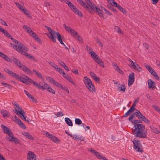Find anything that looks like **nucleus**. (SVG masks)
Returning a JSON list of instances; mask_svg holds the SVG:
<instances>
[{"label":"nucleus","mask_w":160,"mask_h":160,"mask_svg":"<svg viewBox=\"0 0 160 160\" xmlns=\"http://www.w3.org/2000/svg\"><path fill=\"white\" fill-rule=\"evenodd\" d=\"M29 35L32 37L37 41L39 42L40 39L38 38V37L37 36L36 34L33 32L32 31V32H31V34Z\"/></svg>","instance_id":"35"},{"label":"nucleus","mask_w":160,"mask_h":160,"mask_svg":"<svg viewBox=\"0 0 160 160\" xmlns=\"http://www.w3.org/2000/svg\"><path fill=\"white\" fill-rule=\"evenodd\" d=\"M133 128L132 132L135 136L141 138H145L147 137V132L144 125L135 123Z\"/></svg>","instance_id":"1"},{"label":"nucleus","mask_w":160,"mask_h":160,"mask_svg":"<svg viewBox=\"0 0 160 160\" xmlns=\"http://www.w3.org/2000/svg\"><path fill=\"white\" fill-rule=\"evenodd\" d=\"M75 122L76 124L79 125L82 123V121L80 119L77 118L75 119Z\"/></svg>","instance_id":"46"},{"label":"nucleus","mask_w":160,"mask_h":160,"mask_svg":"<svg viewBox=\"0 0 160 160\" xmlns=\"http://www.w3.org/2000/svg\"><path fill=\"white\" fill-rule=\"evenodd\" d=\"M24 92L29 99H31L32 101H34V98L32 97L27 91L24 90Z\"/></svg>","instance_id":"36"},{"label":"nucleus","mask_w":160,"mask_h":160,"mask_svg":"<svg viewBox=\"0 0 160 160\" xmlns=\"http://www.w3.org/2000/svg\"><path fill=\"white\" fill-rule=\"evenodd\" d=\"M125 88L124 85H122L119 84L118 86L117 87V90L118 91H121L123 92L125 91Z\"/></svg>","instance_id":"34"},{"label":"nucleus","mask_w":160,"mask_h":160,"mask_svg":"<svg viewBox=\"0 0 160 160\" xmlns=\"http://www.w3.org/2000/svg\"><path fill=\"white\" fill-rule=\"evenodd\" d=\"M63 26L66 31L69 33L74 38H76L77 35L78 34L76 31L70 27L67 26L65 24H63Z\"/></svg>","instance_id":"8"},{"label":"nucleus","mask_w":160,"mask_h":160,"mask_svg":"<svg viewBox=\"0 0 160 160\" xmlns=\"http://www.w3.org/2000/svg\"><path fill=\"white\" fill-rule=\"evenodd\" d=\"M142 120L147 123H149L150 122L144 116H143L141 118Z\"/></svg>","instance_id":"53"},{"label":"nucleus","mask_w":160,"mask_h":160,"mask_svg":"<svg viewBox=\"0 0 160 160\" xmlns=\"http://www.w3.org/2000/svg\"><path fill=\"white\" fill-rule=\"evenodd\" d=\"M88 150L90 152L95 155L98 159H101L103 158H104V156L101 155L96 150L93 149L92 148H88Z\"/></svg>","instance_id":"13"},{"label":"nucleus","mask_w":160,"mask_h":160,"mask_svg":"<svg viewBox=\"0 0 160 160\" xmlns=\"http://www.w3.org/2000/svg\"><path fill=\"white\" fill-rule=\"evenodd\" d=\"M111 5L117 8H118V6H119V5L116 2H115L114 0L112 2V4Z\"/></svg>","instance_id":"60"},{"label":"nucleus","mask_w":160,"mask_h":160,"mask_svg":"<svg viewBox=\"0 0 160 160\" xmlns=\"http://www.w3.org/2000/svg\"><path fill=\"white\" fill-rule=\"evenodd\" d=\"M134 74L133 72L131 73L128 77V85L130 87L134 82Z\"/></svg>","instance_id":"15"},{"label":"nucleus","mask_w":160,"mask_h":160,"mask_svg":"<svg viewBox=\"0 0 160 160\" xmlns=\"http://www.w3.org/2000/svg\"><path fill=\"white\" fill-rule=\"evenodd\" d=\"M115 29L116 30L117 32L118 33L121 34H123V32L122 31V30L118 26H116L115 27Z\"/></svg>","instance_id":"42"},{"label":"nucleus","mask_w":160,"mask_h":160,"mask_svg":"<svg viewBox=\"0 0 160 160\" xmlns=\"http://www.w3.org/2000/svg\"><path fill=\"white\" fill-rule=\"evenodd\" d=\"M75 38L77 39L80 42H82V38L81 37H80V36L78 34L77 35L76 38Z\"/></svg>","instance_id":"59"},{"label":"nucleus","mask_w":160,"mask_h":160,"mask_svg":"<svg viewBox=\"0 0 160 160\" xmlns=\"http://www.w3.org/2000/svg\"><path fill=\"white\" fill-rule=\"evenodd\" d=\"M19 80L27 84L29 82H31L32 81V80L30 78L24 75L23 76L20 77Z\"/></svg>","instance_id":"12"},{"label":"nucleus","mask_w":160,"mask_h":160,"mask_svg":"<svg viewBox=\"0 0 160 160\" xmlns=\"http://www.w3.org/2000/svg\"><path fill=\"white\" fill-rule=\"evenodd\" d=\"M44 132V135H46L47 137H48L49 139H50L52 142L55 143H60V141L58 138L48 132Z\"/></svg>","instance_id":"9"},{"label":"nucleus","mask_w":160,"mask_h":160,"mask_svg":"<svg viewBox=\"0 0 160 160\" xmlns=\"http://www.w3.org/2000/svg\"><path fill=\"white\" fill-rule=\"evenodd\" d=\"M1 127L3 129L4 132L5 133L7 134L8 135L9 134V133L12 132L10 129L7 127L4 126V125L2 124Z\"/></svg>","instance_id":"23"},{"label":"nucleus","mask_w":160,"mask_h":160,"mask_svg":"<svg viewBox=\"0 0 160 160\" xmlns=\"http://www.w3.org/2000/svg\"><path fill=\"white\" fill-rule=\"evenodd\" d=\"M14 106L15 108H16V109H15V111L14 112L17 115H18L19 114V112L20 111H21V113H24V112L22 110V108L19 106V104L18 103L16 104V105L15 104V105Z\"/></svg>","instance_id":"18"},{"label":"nucleus","mask_w":160,"mask_h":160,"mask_svg":"<svg viewBox=\"0 0 160 160\" xmlns=\"http://www.w3.org/2000/svg\"><path fill=\"white\" fill-rule=\"evenodd\" d=\"M152 107L156 111L160 112V109L158 106L153 105Z\"/></svg>","instance_id":"61"},{"label":"nucleus","mask_w":160,"mask_h":160,"mask_svg":"<svg viewBox=\"0 0 160 160\" xmlns=\"http://www.w3.org/2000/svg\"><path fill=\"white\" fill-rule=\"evenodd\" d=\"M86 49L87 51L89 53V52H91V51H93L91 48L89 46L86 45Z\"/></svg>","instance_id":"58"},{"label":"nucleus","mask_w":160,"mask_h":160,"mask_svg":"<svg viewBox=\"0 0 160 160\" xmlns=\"http://www.w3.org/2000/svg\"><path fill=\"white\" fill-rule=\"evenodd\" d=\"M48 62L49 63V64L51 65V66L52 68H53L55 70L58 67L56 64L54 62Z\"/></svg>","instance_id":"47"},{"label":"nucleus","mask_w":160,"mask_h":160,"mask_svg":"<svg viewBox=\"0 0 160 160\" xmlns=\"http://www.w3.org/2000/svg\"><path fill=\"white\" fill-rule=\"evenodd\" d=\"M90 75L96 81H99L100 80V78L98 77L93 72H90Z\"/></svg>","instance_id":"26"},{"label":"nucleus","mask_w":160,"mask_h":160,"mask_svg":"<svg viewBox=\"0 0 160 160\" xmlns=\"http://www.w3.org/2000/svg\"><path fill=\"white\" fill-rule=\"evenodd\" d=\"M134 144L133 148L137 152H142L143 151L141 148L142 144L137 139L134 138L132 141Z\"/></svg>","instance_id":"5"},{"label":"nucleus","mask_w":160,"mask_h":160,"mask_svg":"<svg viewBox=\"0 0 160 160\" xmlns=\"http://www.w3.org/2000/svg\"><path fill=\"white\" fill-rule=\"evenodd\" d=\"M77 1L81 5L86 8L89 11L88 7L86 5V3L84 1L82 0H77Z\"/></svg>","instance_id":"24"},{"label":"nucleus","mask_w":160,"mask_h":160,"mask_svg":"<svg viewBox=\"0 0 160 160\" xmlns=\"http://www.w3.org/2000/svg\"><path fill=\"white\" fill-rule=\"evenodd\" d=\"M22 11L23 12L24 14L27 17L29 18H31L30 13L28 10L25 9H24Z\"/></svg>","instance_id":"43"},{"label":"nucleus","mask_w":160,"mask_h":160,"mask_svg":"<svg viewBox=\"0 0 160 160\" xmlns=\"http://www.w3.org/2000/svg\"><path fill=\"white\" fill-rule=\"evenodd\" d=\"M89 54L94 60L98 57L97 55L93 51L90 52Z\"/></svg>","instance_id":"39"},{"label":"nucleus","mask_w":160,"mask_h":160,"mask_svg":"<svg viewBox=\"0 0 160 160\" xmlns=\"http://www.w3.org/2000/svg\"><path fill=\"white\" fill-rule=\"evenodd\" d=\"M19 126L21 128L23 129H25L26 128V127L25 125L21 121V120H20L19 122L18 123H17Z\"/></svg>","instance_id":"38"},{"label":"nucleus","mask_w":160,"mask_h":160,"mask_svg":"<svg viewBox=\"0 0 160 160\" xmlns=\"http://www.w3.org/2000/svg\"><path fill=\"white\" fill-rule=\"evenodd\" d=\"M19 68L27 74H30L32 73L31 70L24 65L22 64L21 67Z\"/></svg>","instance_id":"20"},{"label":"nucleus","mask_w":160,"mask_h":160,"mask_svg":"<svg viewBox=\"0 0 160 160\" xmlns=\"http://www.w3.org/2000/svg\"><path fill=\"white\" fill-rule=\"evenodd\" d=\"M148 87L150 89H153L156 88L155 83L151 79H150L148 80Z\"/></svg>","instance_id":"19"},{"label":"nucleus","mask_w":160,"mask_h":160,"mask_svg":"<svg viewBox=\"0 0 160 160\" xmlns=\"http://www.w3.org/2000/svg\"><path fill=\"white\" fill-rule=\"evenodd\" d=\"M150 128H151V131L152 132L157 134L159 133L160 131L157 128L154 127L152 126H150Z\"/></svg>","instance_id":"33"},{"label":"nucleus","mask_w":160,"mask_h":160,"mask_svg":"<svg viewBox=\"0 0 160 160\" xmlns=\"http://www.w3.org/2000/svg\"><path fill=\"white\" fill-rule=\"evenodd\" d=\"M85 1L87 4L92 8V9L93 8V6H95L94 4H92V2L90 0H85Z\"/></svg>","instance_id":"40"},{"label":"nucleus","mask_w":160,"mask_h":160,"mask_svg":"<svg viewBox=\"0 0 160 160\" xmlns=\"http://www.w3.org/2000/svg\"><path fill=\"white\" fill-rule=\"evenodd\" d=\"M2 32L4 33V35L7 37L10 38L11 37V36L10 33H8L7 31L4 30V31H3Z\"/></svg>","instance_id":"51"},{"label":"nucleus","mask_w":160,"mask_h":160,"mask_svg":"<svg viewBox=\"0 0 160 160\" xmlns=\"http://www.w3.org/2000/svg\"><path fill=\"white\" fill-rule=\"evenodd\" d=\"M45 27L49 32V33L48 34V37L50 38L53 42H56V38L57 37L58 40L59 42L61 44L65 46V44L63 43L62 41V39L61 38V35L58 32L52 30L51 28L49 27L45 26Z\"/></svg>","instance_id":"2"},{"label":"nucleus","mask_w":160,"mask_h":160,"mask_svg":"<svg viewBox=\"0 0 160 160\" xmlns=\"http://www.w3.org/2000/svg\"><path fill=\"white\" fill-rule=\"evenodd\" d=\"M119 10L123 13H126V11L120 5L118 8Z\"/></svg>","instance_id":"56"},{"label":"nucleus","mask_w":160,"mask_h":160,"mask_svg":"<svg viewBox=\"0 0 160 160\" xmlns=\"http://www.w3.org/2000/svg\"><path fill=\"white\" fill-rule=\"evenodd\" d=\"M22 28L29 34H30L31 32H32V31L31 28L27 26L23 25Z\"/></svg>","instance_id":"32"},{"label":"nucleus","mask_w":160,"mask_h":160,"mask_svg":"<svg viewBox=\"0 0 160 160\" xmlns=\"http://www.w3.org/2000/svg\"><path fill=\"white\" fill-rule=\"evenodd\" d=\"M15 3L17 7L21 11H22V10L24 9L23 8V6L20 4L19 3L16 2Z\"/></svg>","instance_id":"49"},{"label":"nucleus","mask_w":160,"mask_h":160,"mask_svg":"<svg viewBox=\"0 0 160 160\" xmlns=\"http://www.w3.org/2000/svg\"><path fill=\"white\" fill-rule=\"evenodd\" d=\"M13 61L19 67H21V65H22V63L18 60L15 58H14L13 59Z\"/></svg>","instance_id":"37"},{"label":"nucleus","mask_w":160,"mask_h":160,"mask_svg":"<svg viewBox=\"0 0 160 160\" xmlns=\"http://www.w3.org/2000/svg\"><path fill=\"white\" fill-rule=\"evenodd\" d=\"M56 116L57 117H61L63 116L64 114L62 112H58L57 114H55Z\"/></svg>","instance_id":"57"},{"label":"nucleus","mask_w":160,"mask_h":160,"mask_svg":"<svg viewBox=\"0 0 160 160\" xmlns=\"http://www.w3.org/2000/svg\"><path fill=\"white\" fill-rule=\"evenodd\" d=\"M1 113L4 118H9L10 116V114L6 110H1Z\"/></svg>","instance_id":"22"},{"label":"nucleus","mask_w":160,"mask_h":160,"mask_svg":"<svg viewBox=\"0 0 160 160\" xmlns=\"http://www.w3.org/2000/svg\"><path fill=\"white\" fill-rule=\"evenodd\" d=\"M19 114H20V117L22 119H23L25 121H27L28 122H29L30 121V119L28 118L27 119H26V117L24 115L25 114V113H21V111H20L19 112Z\"/></svg>","instance_id":"31"},{"label":"nucleus","mask_w":160,"mask_h":160,"mask_svg":"<svg viewBox=\"0 0 160 160\" xmlns=\"http://www.w3.org/2000/svg\"><path fill=\"white\" fill-rule=\"evenodd\" d=\"M36 156L32 152L29 151L27 154V160H36Z\"/></svg>","instance_id":"16"},{"label":"nucleus","mask_w":160,"mask_h":160,"mask_svg":"<svg viewBox=\"0 0 160 160\" xmlns=\"http://www.w3.org/2000/svg\"><path fill=\"white\" fill-rule=\"evenodd\" d=\"M31 83L34 86L38 88L39 89H41L42 90L43 89V86L41 85L38 82H35L32 80V81L31 82Z\"/></svg>","instance_id":"25"},{"label":"nucleus","mask_w":160,"mask_h":160,"mask_svg":"<svg viewBox=\"0 0 160 160\" xmlns=\"http://www.w3.org/2000/svg\"><path fill=\"white\" fill-rule=\"evenodd\" d=\"M16 50L22 54H25L26 53V52L28 51V49L23 44H20L18 45Z\"/></svg>","instance_id":"11"},{"label":"nucleus","mask_w":160,"mask_h":160,"mask_svg":"<svg viewBox=\"0 0 160 160\" xmlns=\"http://www.w3.org/2000/svg\"><path fill=\"white\" fill-rule=\"evenodd\" d=\"M2 84L4 85L5 86L8 87L9 88H12V86L9 84H8L6 83L2 82Z\"/></svg>","instance_id":"63"},{"label":"nucleus","mask_w":160,"mask_h":160,"mask_svg":"<svg viewBox=\"0 0 160 160\" xmlns=\"http://www.w3.org/2000/svg\"><path fill=\"white\" fill-rule=\"evenodd\" d=\"M83 82L86 87L89 91L92 93L95 92L96 89L94 85L92 84L91 80L87 77H84Z\"/></svg>","instance_id":"3"},{"label":"nucleus","mask_w":160,"mask_h":160,"mask_svg":"<svg viewBox=\"0 0 160 160\" xmlns=\"http://www.w3.org/2000/svg\"><path fill=\"white\" fill-rule=\"evenodd\" d=\"M12 120L16 123H18L19 121L20 120L16 115H14L12 117Z\"/></svg>","instance_id":"45"},{"label":"nucleus","mask_w":160,"mask_h":160,"mask_svg":"<svg viewBox=\"0 0 160 160\" xmlns=\"http://www.w3.org/2000/svg\"><path fill=\"white\" fill-rule=\"evenodd\" d=\"M62 76L65 78L66 80L69 82H71L73 85L75 84L74 82L71 79V78L69 77L68 74L65 73L64 72L62 74Z\"/></svg>","instance_id":"21"},{"label":"nucleus","mask_w":160,"mask_h":160,"mask_svg":"<svg viewBox=\"0 0 160 160\" xmlns=\"http://www.w3.org/2000/svg\"><path fill=\"white\" fill-rule=\"evenodd\" d=\"M112 66L114 69L117 71L119 68L117 65V64L116 63H112Z\"/></svg>","instance_id":"55"},{"label":"nucleus","mask_w":160,"mask_h":160,"mask_svg":"<svg viewBox=\"0 0 160 160\" xmlns=\"http://www.w3.org/2000/svg\"><path fill=\"white\" fill-rule=\"evenodd\" d=\"M65 121L66 123L70 126H72L73 124L72 120L68 118H65Z\"/></svg>","instance_id":"29"},{"label":"nucleus","mask_w":160,"mask_h":160,"mask_svg":"<svg viewBox=\"0 0 160 160\" xmlns=\"http://www.w3.org/2000/svg\"><path fill=\"white\" fill-rule=\"evenodd\" d=\"M52 83L53 84L54 86L58 88H60L61 87H62V85L61 84L58 83L57 81H56L55 80H54L53 81Z\"/></svg>","instance_id":"41"},{"label":"nucleus","mask_w":160,"mask_h":160,"mask_svg":"<svg viewBox=\"0 0 160 160\" xmlns=\"http://www.w3.org/2000/svg\"><path fill=\"white\" fill-rule=\"evenodd\" d=\"M22 135L24 136L26 138L32 140L34 139L33 137L28 132H25L22 133Z\"/></svg>","instance_id":"28"},{"label":"nucleus","mask_w":160,"mask_h":160,"mask_svg":"<svg viewBox=\"0 0 160 160\" xmlns=\"http://www.w3.org/2000/svg\"><path fill=\"white\" fill-rule=\"evenodd\" d=\"M43 90L45 89L47 91L51 93L52 94H55V91L48 84L46 83H44V86L43 87Z\"/></svg>","instance_id":"14"},{"label":"nucleus","mask_w":160,"mask_h":160,"mask_svg":"<svg viewBox=\"0 0 160 160\" xmlns=\"http://www.w3.org/2000/svg\"><path fill=\"white\" fill-rule=\"evenodd\" d=\"M8 135V136L6 137L7 140L14 142L16 144L19 143V141L18 138L13 137V134L12 132L9 133Z\"/></svg>","instance_id":"10"},{"label":"nucleus","mask_w":160,"mask_h":160,"mask_svg":"<svg viewBox=\"0 0 160 160\" xmlns=\"http://www.w3.org/2000/svg\"><path fill=\"white\" fill-rule=\"evenodd\" d=\"M74 137L76 140H80L81 141H83L85 139L84 137L81 135H75Z\"/></svg>","instance_id":"30"},{"label":"nucleus","mask_w":160,"mask_h":160,"mask_svg":"<svg viewBox=\"0 0 160 160\" xmlns=\"http://www.w3.org/2000/svg\"><path fill=\"white\" fill-rule=\"evenodd\" d=\"M33 71L35 73L38 78L41 79L42 78V77L40 73L34 69H33Z\"/></svg>","instance_id":"48"},{"label":"nucleus","mask_w":160,"mask_h":160,"mask_svg":"<svg viewBox=\"0 0 160 160\" xmlns=\"http://www.w3.org/2000/svg\"><path fill=\"white\" fill-rule=\"evenodd\" d=\"M95 62L98 63L102 67L104 66V64L102 60L98 57L94 60Z\"/></svg>","instance_id":"27"},{"label":"nucleus","mask_w":160,"mask_h":160,"mask_svg":"<svg viewBox=\"0 0 160 160\" xmlns=\"http://www.w3.org/2000/svg\"><path fill=\"white\" fill-rule=\"evenodd\" d=\"M65 133L68 136H70L71 137H72V139L74 138V137L71 134L69 131L65 130Z\"/></svg>","instance_id":"64"},{"label":"nucleus","mask_w":160,"mask_h":160,"mask_svg":"<svg viewBox=\"0 0 160 160\" xmlns=\"http://www.w3.org/2000/svg\"><path fill=\"white\" fill-rule=\"evenodd\" d=\"M60 88L63 90H64L65 91L67 92L68 93H69V90L67 87H63V86L62 85V87H61Z\"/></svg>","instance_id":"62"},{"label":"nucleus","mask_w":160,"mask_h":160,"mask_svg":"<svg viewBox=\"0 0 160 160\" xmlns=\"http://www.w3.org/2000/svg\"><path fill=\"white\" fill-rule=\"evenodd\" d=\"M92 9L96 12L100 17L104 18V14L101 9L98 8L95 5L94 6H93Z\"/></svg>","instance_id":"17"},{"label":"nucleus","mask_w":160,"mask_h":160,"mask_svg":"<svg viewBox=\"0 0 160 160\" xmlns=\"http://www.w3.org/2000/svg\"><path fill=\"white\" fill-rule=\"evenodd\" d=\"M145 67L146 68L154 78L157 80H159V77L157 73L151 66L149 65H145Z\"/></svg>","instance_id":"7"},{"label":"nucleus","mask_w":160,"mask_h":160,"mask_svg":"<svg viewBox=\"0 0 160 160\" xmlns=\"http://www.w3.org/2000/svg\"><path fill=\"white\" fill-rule=\"evenodd\" d=\"M2 58L6 61L10 62H12V61L11 60V59L5 54H4V57H3Z\"/></svg>","instance_id":"50"},{"label":"nucleus","mask_w":160,"mask_h":160,"mask_svg":"<svg viewBox=\"0 0 160 160\" xmlns=\"http://www.w3.org/2000/svg\"><path fill=\"white\" fill-rule=\"evenodd\" d=\"M135 115L139 119H141L143 116L142 113L139 111L137 110L135 113Z\"/></svg>","instance_id":"44"},{"label":"nucleus","mask_w":160,"mask_h":160,"mask_svg":"<svg viewBox=\"0 0 160 160\" xmlns=\"http://www.w3.org/2000/svg\"><path fill=\"white\" fill-rule=\"evenodd\" d=\"M46 80L49 82H50L52 83L53 81L54 80L53 78H52L48 76L46 77Z\"/></svg>","instance_id":"54"},{"label":"nucleus","mask_w":160,"mask_h":160,"mask_svg":"<svg viewBox=\"0 0 160 160\" xmlns=\"http://www.w3.org/2000/svg\"><path fill=\"white\" fill-rule=\"evenodd\" d=\"M55 70L61 75H62L63 73L64 72V71L61 68H60L58 67L57 68H56Z\"/></svg>","instance_id":"52"},{"label":"nucleus","mask_w":160,"mask_h":160,"mask_svg":"<svg viewBox=\"0 0 160 160\" xmlns=\"http://www.w3.org/2000/svg\"><path fill=\"white\" fill-rule=\"evenodd\" d=\"M128 60L129 64V66L131 68L134 69L139 72L142 71L141 68L138 64L133 61L129 58H128Z\"/></svg>","instance_id":"6"},{"label":"nucleus","mask_w":160,"mask_h":160,"mask_svg":"<svg viewBox=\"0 0 160 160\" xmlns=\"http://www.w3.org/2000/svg\"><path fill=\"white\" fill-rule=\"evenodd\" d=\"M65 2L68 4V6L76 14L81 17L83 16L81 12L77 9L76 7L69 0H66Z\"/></svg>","instance_id":"4"}]
</instances>
